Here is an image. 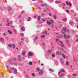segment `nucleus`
<instances>
[{
    "label": "nucleus",
    "mask_w": 78,
    "mask_h": 78,
    "mask_svg": "<svg viewBox=\"0 0 78 78\" xmlns=\"http://www.w3.org/2000/svg\"><path fill=\"white\" fill-rule=\"evenodd\" d=\"M66 29L67 27H64L62 28V30L61 31L62 34H63V36L65 39H68L70 37V35H66V34H65V32H66L67 31Z\"/></svg>",
    "instance_id": "f257e3e1"
},
{
    "label": "nucleus",
    "mask_w": 78,
    "mask_h": 78,
    "mask_svg": "<svg viewBox=\"0 0 78 78\" xmlns=\"http://www.w3.org/2000/svg\"><path fill=\"white\" fill-rule=\"evenodd\" d=\"M56 42H58V41H59V45H61V47H63V48L65 47L64 45V44H63V43L61 41H59V39H56Z\"/></svg>",
    "instance_id": "f03ea898"
},
{
    "label": "nucleus",
    "mask_w": 78,
    "mask_h": 78,
    "mask_svg": "<svg viewBox=\"0 0 78 78\" xmlns=\"http://www.w3.org/2000/svg\"><path fill=\"white\" fill-rule=\"evenodd\" d=\"M10 69H11V70H14V73L15 74H16L17 73V70H16V69H15L14 68V67L11 68Z\"/></svg>",
    "instance_id": "7ed1b4c3"
},
{
    "label": "nucleus",
    "mask_w": 78,
    "mask_h": 78,
    "mask_svg": "<svg viewBox=\"0 0 78 78\" xmlns=\"http://www.w3.org/2000/svg\"><path fill=\"white\" fill-rule=\"evenodd\" d=\"M56 34H56L57 37H60L61 38H62V37H63V36L62 35L58 34V33H56Z\"/></svg>",
    "instance_id": "20e7f679"
},
{
    "label": "nucleus",
    "mask_w": 78,
    "mask_h": 78,
    "mask_svg": "<svg viewBox=\"0 0 78 78\" xmlns=\"http://www.w3.org/2000/svg\"><path fill=\"white\" fill-rule=\"evenodd\" d=\"M62 73V72L61 71H60L58 73V75H59V76L60 77L62 76L63 75V74H61Z\"/></svg>",
    "instance_id": "39448f33"
},
{
    "label": "nucleus",
    "mask_w": 78,
    "mask_h": 78,
    "mask_svg": "<svg viewBox=\"0 0 78 78\" xmlns=\"http://www.w3.org/2000/svg\"><path fill=\"white\" fill-rule=\"evenodd\" d=\"M66 3L67 5H69V6H72V4L70 3H69L67 1L66 2Z\"/></svg>",
    "instance_id": "423d86ee"
},
{
    "label": "nucleus",
    "mask_w": 78,
    "mask_h": 78,
    "mask_svg": "<svg viewBox=\"0 0 78 78\" xmlns=\"http://www.w3.org/2000/svg\"><path fill=\"white\" fill-rule=\"evenodd\" d=\"M39 75H43V71L42 70H41L40 71V72L39 73Z\"/></svg>",
    "instance_id": "0eeeda50"
},
{
    "label": "nucleus",
    "mask_w": 78,
    "mask_h": 78,
    "mask_svg": "<svg viewBox=\"0 0 78 78\" xmlns=\"http://www.w3.org/2000/svg\"><path fill=\"white\" fill-rule=\"evenodd\" d=\"M58 48L59 50H61V51H63V52H65V51H64V49H63V48H61L59 47H58Z\"/></svg>",
    "instance_id": "6e6552de"
},
{
    "label": "nucleus",
    "mask_w": 78,
    "mask_h": 78,
    "mask_svg": "<svg viewBox=\"0 0 78 78\" xmlns=\"http://www.w3.org/2000/svg\"><path fill=\"white\" fill-rule=\"evenodd\" d=\"M21 30L22 31H25V29H24V27H23L21 28Z\"/></svg>",
    "instance_id": "1a4fd4ad"
},
{
    "label": "nucleus",
    "mask_w": 78,
    "mask_h": 78,
    "mask_svg": "<svg viewBox=\"0 0 78 78\" xmlns=\"http://www.w3.org/2000/svg\"><path fill=\"white\" fill-rule=\"evenodd\" d=\"M28 55L30 56H33V53L31 52H29L28 53Z\"/></svg>",
    "instance_id": "9d476101"
},
{
    "label": "nucleus",
    "mask_w": 78,
    "mask_h": 78,
    "mask_svg": "<svg viewBox=\"0 0 78 78\" xmlns=\"http://www.w3.org/2000/svg\"><path fill=\"white\" fill-rule=\"evenodd\" d=\"M18 56V60H19L20 61H22V59L20 58V55H19Z\"/></svg>",
    "instance_id": "9b49d317"
},
{
    "label": "nucleus",
    "mask_w": 78,
    "mask_h": 78,
    "mask_svg": "<svg viewBox=\"0 0 78 78\" xmlns=\"http://www.w3.org/2000/svg\"><path fill=\"white\" fill-rule=\"evenodd\" d=\"M60 60L62 64H64V61H63V60H62V59L60 58Z\"/></svg>",
    "instance_id": "f8f14e48"
},
{
    "label": "nucleus",
    "mask_w": 78,
    "mask_h": 78,
    "mask_svg": "<svg viewBox=\"0 0 78 78\" xmlns=\"http://www.w3.org/2000/svg\"><path fill=\"white\" fill-rule=\"evenodd\" d=\"M48 53H49V54H50V53H51V51H52L50 50H48Z\"/></svg>",
    "instance_id": "ddd939ff"
},
{
    "label": "nucleus",
    "mask_w": 78,
    "mask_h": 78,
    "mask_svg": "<svg viewBox=\"0 0 78 78\" xmlns=\"http://www.w3.org/2000/svg\"><path fill=\"white\" fill-rule=\"evenodd\" d=\"M4 41V40H3V39L2 38H1L0 39V41L1 42H3Z\"/></svg>",
    "instance_id": "4468645a"
},
{
    "label": "nucleus",
    "mask_w": 78,
    "mask_h": 78,
    "mask_svg": "<svg viewBox=\"0 0 78 78\" xmlns=\"http://www.w3.org/2000/svg\"><path fill=\"white\" fill-rule=\"evenodd\" d=\"M8 31L9 34H12V32H11V31L9 30H8Z\"/></svg>",
    "instance_id": "2eb2a0df"
},
{
    "label": "nucleus",
    "mask_w": 78,
    "mask_h": 78,
    "mask_svg": "<svg viewBox=\"0 0 78 78\" xmlns=\"http://www.w3.org/2000/svg\"><path fill=\"white\" fill-rule=\"evenodd\" d=\"M8 11H11V9H12L11 8V7H10L9 6L8 7Z\"/></svg>",
    "instance_id": "dca6fc26"
},
{
    "label": "nucleus",
    "mask_w": 78,
    "mask_h": 78,
    "mask_svg": "<svg viewBox=\"0 0 78 78\" xmlns=\"http://www.w3.org/2000/svg\"><path fill=\"white\" fill-rule=\"evenodd\" d=\"M62 57L64 58V59H65L66 58V56H65V55L64 54H62Z\"/></svg>",
    "instance_id": "f3484780"
},
{
    "label": "nucleus",
    "mask_w": 78,
    "mask_h": 78,
    "mask_svg": "<svg viewBox=\"0 0 78 78\" xmlns=\"http://www.w3.org/2000/svg\"><path fill=\"white\" fill-rule=\"evenodd\" d=\"M8 46L9 47H10V48L12 47V44H9Z\"/></svg>",
    "instance_id": "a211bd4d"
},
{
    "label": "nucleus",
    "mask_w": 78,
    "mask_h": 78,
    "mask_svg": "<svg viewBox=\"0 0 78 78\" xmlns=\"http://www.w3.org/2000/svg\"><path fill=\"white\" fill-rule=\"evenodd\" d=\"M47 23L48 25H50L51 24V23H50V22L48 21H47Z\"/></svg>",
    "instance_id": "6ab92c4d"
},
{
    "label": "nucleus",
    "mask_w": 78,
    "mask_h": 78,
    "mask_svg": "<svg viewBox=\"0 0 78 78\" xmlns=\"http://www.w3.org/2000/svg\"><path fill=\"white\" fill-rule=\"evenodd\" d=\"M47 32L46 31H45V32L43 33V34H45V35H47Z\"/></svg>",
    "instance_id": "aec40b11"
},
{
    "label": "nucleus",
    "mask_w": 78,
    "mask_h": 78,
    "mask_svg": "<svg viewBox=\"0 0 78 78\" xmlns=\"http://www.w3.org/2000/svg\"><path fill=\"white\" fill-rule=\"evenodd\" d=\"M21 42L20 43H19L18 44H19V45H22V44H23V41H21Z\"/></svg>",
    "instance_id": "412c9836"
},
{
    "label": "nucleus",
    "mask_w": 78,
    "mask_h": 78,
    "mask_svg": "<svg viewBox=\"0 0 78 78\" xmlns=\"http://www.w3.org/2000/svg\"><path fill=\"white\" fill-rule=\"evenodd\" d=\"M37 39H38V37H37V36H36L35 38V40H34V42H35V40H37Z\"/></svg>",
    "instance_id": "4be33fe9"
},
{
    "label": "nucleus",
    "mask_w": 78,
    "mask_h": 78,
    "mask_svg": "<svg viewBox=\"0 0 78 78\" xmlns=\"http://www.w3.org/2000/svg\"><path fill=\"white\" fill-rule=\"evenodd\" d=\"M25 76V77H26V78H29V76H28V74H26Z\"/></svg>",
    "instance_id": "5701e85b"
},
{
    "label": "nucleus",
    "mask_w": 78,
    "mask_h": 78,
    "mask_svg": "<svg viewBox=\"0 0 78 78\" xmlns=\"http://www.w3.org/2000/svg\"><path fill=\"white\" fill-rule=\"evenodd\" d=\"M55 3H61V2H59V1H56L55 2Z\"/></svg>",
    "instance_id": "b1692460"
},
{
    "label": "nucleus",
    "mask_w": 78,
    "mask_h": 78,
    "mask_svg": "<svg viewBox=\"0 0 78 78\" xmlns=\"http://www.w3.org/2000/svg\"><path fill=\"white\" fill-rule=\"evenodd\" d=\"M46 19H46V18L42 19V21H43V22H45V20H46Z\"/></svg>",
    "instance_id": "393cba45"
},
{
    "label": "nucleus",
    "mask_w": 78,
    "mask_h": 78,
    "mask_svg": "<svg viewBox=\"0 0 78 78\" xmlns=\"http://www.w3.org/2000/svg\"><path fill=\"white\" fill-rule=\"evenodd\" d=\"M62 20L63 21H64V22H66L67 21V19L65 18V19H63Z\"/></svg>",
    "instance_id": "a878e982"
},
{
    "label": "nucleus",
    "mask_w": 78,
    "mask_h": 78,
    "mask_svg": "<svg viewBox=\"0 0 78 78\" xmlns=\"http://www.w3.org/2000/svg\"><path fill=\"white\" fill-rule=\"evenodd\" d=\"M12 47H13V48H15V44H12Z\"/></svg>",
    "instance_id": "bb28decb"
},
{
    "label": "nucleus",
    "mask_w": 78,
    "mask_h": 78,
    "mask_svg": "<svg viewBox=\"0 0 78 78\" xmlns=\"http://www.w3.org/2000/svg\"><path fill=\"white\" fill-rule=\"evenodd\" d=\"M40 19H41V16H38L37 17V20H40Z\"/></svg>",
    "instance_id": "cd10ccee"
},
{
    "label": "nucleus",
    "mask_w": 78,
    "mask_h": 78,
    "mask_svg": "<svg viewBox=\"0 0 78 78\" xmlns=\"http://www.w3.org/2000/svg\"><path fill=\"white\" fill-rule=\"evenodd\" d=\"M69 23L70 25H72V24H73V22L71 21L69 22Z\"/></svg>",
    "instance_id": "c85d7f7f"
},
{
    "label": "nucleus",
    "mask_w": 78,
    "mask_h": 78,
    "mask_svg": "<svg viewBox=\"0 0 78 78\" xmlns=\"http://www.w3.org/2000/svg\"><path fill=\"white\" fill-rule=\"evenodd\" d=\"M66 41L68 44H69V41L68 40H66Z\"/></svg>",
    "instance_id": "c756f323"
},
{
    "label": "nucleus",
    "mask_w": 78,
    "mask_h": 78,
    "mask_svg": "<svg viewBox=\"0 0 78 78\" xmlns=\"http://www.w3.org/2000/svg\"><path fill=\"white\" fill-rule=\"evenodd\" d=\"M41 38H42V37H45V36L44 35H42L41 36Z\"/></svg>",
    "instance_id": "7c9ffc66"
},
{
    "label": "nucleus",
    "mask_w": 78,
    "mask_h": 78,
    "mask_svg": "<svg viewBox=\"0 0 78 78\" xmlns=\"http://www.w3.org/2000/svg\"><path fill=\"white\" fill-rule=\"evenodd\" d=\"M9 25H11V24L12 23V22L11 21H9Z\"/></svg>",
    "instance_id": "2f4dec72"
},
{
    "label": "nucleus",
    "mask_w": 78,
    "mask_h": 78,
    "mask_svg": "<svg viewBox=\"0 0 78 78\" xmlns=\"http://www.w3.org/2000/svg\"><path fill=\"white\" fill-rule=\"evenodd\" d=\"M32 76H35V74L34 73H32L31 74Z\"/></svg>",
    "instance_id": "473e14b6"
},
{
    "label": "nucleus",
    "mask_w": 78,
    "mask_h": 78,
    "mask_svg": "<svg viewBox=\"0 0 78 78\" xmlns=\"http://www.w3.org/2000/svg\"><path fill=\"white\" fill-rule=\"evenodd\" d=\"M53 17L55 19H56V16L55 15H54L53 16Z\"/></svg>",
    "instance_id": "72a5a7b5"
},
{
    "label": "nucleus",
    "mask_w": 78,
    "mask_h": 78,
    "mask_svg": "<svg viewBox=\"0 0 78 78\" xmlns=\"http://www.w3.org/2000/svg\"><path fill=\"white\" fill-rule=\"evenodd\" d=\"M13 32L14 33H16L17 31H16V30L14 29L13 30Z\"/></svg>",
    "instance_id": "f704fd0d"
},
{
    "label": "nucleus",
    "mask_w": 78,
    "mask_h": 78,
    "mask_svg": "<svg viewBox=\"0 0 78 78\" xmlns=\"http://www.w3.org/2000/svg\"><path fill=\"white\" fill-rule=\"evenodd\" d=\"M49 71H50V72H54V71H53V70H52V69H49Z\"/></svg>",
    "instance_id": "c9c22d12"
},
{
    "label": "nucleus",
    "mask_w": 78,
    "mask_h": 78,
    "mask_svg": "<svg viewBox=\"0 0 78 78\" xmlns=\"http://www.w3.org/2000/svg\"><path fill=\"white\" fill-rule=\"evenodd\" d=\"M7 70H8L10 73H12V72H11V71H10V70H9V69H7Z\"/></svg>",
    "instance_id": "e433bc0d"
},
{
    "label": "nucleus",
    "mask_w": 78,
    "mask_h": 78,
    "mask_svg": "<svg viewBox=\"0 0 78 78\" xmlns=\"http://www.w3.org/2000/svg\"><path fill=\"white\" fill-rule=\"evenodd\" d=\"M60 71H61L62 72H64L65 70L64 69H62Z\"/></svg>",
    "instance_id": "4c0bfd02"
},
{
    "label": "nucleus",
    "mask_w": 78,
    "mask_h": 78,
    "mask_svg": "<svg viewBox=\"0 0 78 78\" xmlns=\"http://www.w3.org/2000/svg\"><path fill=\"white\" fill-rule=\"evenodd\" d=\"M28 21H30V19H31V18L30 17H28L27 18Z\"/></svg>",
    "instance_id": "58836bf2"
},
{
    "label": "nucleus",
    "mask_w": 78,
    "mask_h": 78,
    "mask_svg": "<svg viewBox=\"0 0 78 78\" xmlns=\"http://www.w3.org/2000/svg\"><path fill=\"white\" fill-rule=\"evenodd\" d=\"M73 75L74 76H76V74H73Z\"/></svg>",
    "instance_id": "ea45409f"
},
{
    "label": "nucleus",
    "mask_w": 78,
    "mask_h": 78,
    "mask_svg": "<svg viewBox=\"0 0 78 78\" xmlns=\"http://www.w3.org/2000/svg\"><path fill=\"white\" fill-rule=\"evenodd\" d=\"M20 34L22 37H23V35L24 34H23V33H22V34Z\"/></svg>",
    "instance_id": "a19ab883"
},
{
    "label": "nucleus",
    "mask_w": 78,
    "mask_h": 78,
    "mask_svg": "<svg viewBox=\"0 0 78 78\" xmlns=\"http://www.w3.org/2000/svg\"><path fill=\"white\" fill-rule=\"evenodd\" d=\"M29 64L30 65H32V64H33V63H32V62H29Z\"/></svg>",
    "instance_id": "79ce46f5"
},
{
    "label": "nucleus",
    "mask_w": 78,
    "mask_h": 78,
    "mask_svg": "<svg viewBox=\"0 0 78 78\" xmlns=\"http://www.w3.org/2000/svg\"><path fill=\"white\" fill-rule=\"evenodd\" d=\"M52 58H55V56L53 54L52 55Z\"/></svg>",
    "instance_id": "37998d69"
},
{
    "label": "nucleus",
    "mask_w": 78,
    "mask_h": 78,
    "mask_svg": "<svg viewBox=\"0 0 78 78\" xmlns=\"http://www.w3.org/2000/svg\"><path fill=\"white\" fill-rule=\"evenodd\" d=\"M9 23H8L7 24H6V26L7 27H9Z\"/></svg>",
    "instance_id": "c03bdc74"
},
{
    "label": "nucleus",
    "mask_w": 78,
    "mask_h": 78,
    "mask_svg": "<svg viewBox=\"0 0 78 78\" xmlns=\"http://www.w3.org/2000/svg\"><path fill=\"white\" fill-rule=\"evenodd\" d=\"M66 64L67 66H68V65H69V62H67L66 63Z\"/></svg>",
    "instance_id": "a18cd8bd"
},
{
    "label": "nucleus",
    "mask_w": 78,
    "mask_h": 78,
    "mask_svg": "<svg viewBox=\"0 0 78 78\" xmlns=\"http://www.w3.org/2000/svg\"><path fill=\"white\" fill-rule=\"evenodd\" d=\"M62 5L63 6H66V5H65V4L64 3H62Z\"/></svg>",
    "instance_id": "49530a36"
},
{
    "label": "nucleus",
    "mask_w": 78,
    "mask_h": 78,
    "mask_svg": "<svg viewBox=\"0 0 78 78\" xmlns=\"http://www.w3.org/2000/svg\"><path fill=\"white\" fill-rule=\"evenodd\" d=\"M66 12H67V13H69V10H66Z\"/></svg>",
    "instance_id": "de8ad7c7"
},
{
    "label": "nucleus",
    "mask_w": 78,
    "mask_h": 78,
    "mask_svg": "<svg viewBox=\"0 0 78 78\" xmlns=\"http://www.w3.org/2000/svg\"><path fill=\"white\" fill-rule=\"evenodd\" d=\"M48 1L49 2H52V0H48Z\"/></svg>",
    "instance_id": "09e8293b"
},
{
    "label": "nucleus",
    "mask_w": 78,
    "mask_h": 78,
    "mask_svg": "<svg viewBox=\"0 0 78 78\" xmlns=\"http://www.w3.org/2000/svg\"><path fill=\"white\" fill-rule=\"evenodd\" d=\"M22 55H25V52L22 53Z\"/></svg>",
    "instance_id": "8fccbe9b"
},
{
    "label": "nucleus",
    "mask_w": 78,
    "mask_h": 78,
    "mask_svg": "<svg viewBox=\"0 0 78 78\" xmlns=\"http://www.w3.org/2000/svg\"><path fill=\"white\" fill-rule=\"evenodd\" d=\"M61 27H62V26L61 25L59 27V28H60Z\"/></svg>",
    "instance_id": "3c124183"
},
{
    "label": "nucleus",
    "mask_w": 78,
    "mask_h": 78,
    "mask_svg": "<svg viewBox=\"0 0 78 78\" xmlns=\"http://www.w3.org/2000/svg\"><path fill=\"white\" fill-rule=\"evenodd\" d=\"M56 53L57 55H59V52H56Z\"/></svg>",
    "instance_id": "603ef678"
},
{
    "label": "nucleus",
    "mask_w": 78,
    "mask_h": 78,
    "mask_svg": "<svg viewBox=\"0 0 78 78\" xmlns=\"http://www.w3.org/2000/svg\"><path fill=\"white\" fill-rule=\"evenodd\" d=\"M6 67H7V69H8V68H9V66H8V65H6Z\"/></svg>",
    "instance_id": "864d4df0"
},
{
    "label": "nucleus",
    "mask_w": 78,
    "mask_h": 78,
    "mask_svg": "<svg viewBox=\"0 0 78 78\" xmlns=\"http://www.w3.org/2000/svg\"><path fill=\"white\" fill-rule=\"evenodd\" d=\"M44 5L45 6V7H47V5L46 4H44Z\"/></svg>",
    "instance_id": "5fc2aeb1"
},
{
    "label": "nucleus",
    "mask_w": 78,
    "mask_h": 78,
    "mask_svg": "<svg viewBox=\"0 0 78 78\" xmlns=\"http://www.w3.org/2000/svg\"><path fill=\"white\" fill-rule=\"evenodd\" d=\"M37 7L38 9H41V8H40V7H39V6H37Z\"/></svg>",
    "instance_id": "6e6d98bb"
},
{
    "label": "nucleus",
    "mask_w": 78,
    "mask_h": 78,
    "mask_svg": "<svg viewBox=\"0 0 78 78\" xmlns=\"http://www.w3.org/2000/svg\"><path fill=\"white\" fill-rule=\"evenodd\" d=\"M76 22H78V18H76Z\"/></svg>",
    "instance_id": "4d7b16f0"
},
{
    "label": "nucleus",
    "mask_w": 78,
    "mask_h": 78,
    "mask_svg": "<svg viewBox=\"0 0 78 78\" xmlns=\"http://www.w3.org/2000/svg\"><path fill=\"white\" fill-rule=\"evenodd\" d=\"M37 70L38 71H39V70H40V69H39V68H37Z\"/></svg>",
    "instance_id": "13d9d810"
},
{
    "label": "nucleus",
    "mask_w": 78,
    "mask_h": 78,
    "mask_svg": "<svg viewBox=\"0 0 78 78\" xmlns=\"http://www.w3.org/2000/svg\"><path fill=\"white\" fill-rule=\"evenodd\" d=\"M37 16H34V18H36L37 17Z\"/></svg>",
    "instance_id": "bf43d9fd"
},
{
    "label": "nucleus",
    "mask_w": 78,
    "mask_h": 78,
    "mask_svg": "<svg viewBox=\"0 0 78 78\" xmlns=\"http://www.w3.org/2000/svg\"><path fill=\"white\" fill-rule=\"evenodd\" d=\"M22 14H23V13H24V11H23L21 12Z\"/></svg>",
    "instance_id": "052dcab7"
},
{
    "label": "nucleus",
    "mask_w": 78,
    "mask_h": 78,
    "mask_svg": "<svg viewBox=\"0 0 78 78\" xmlns=\"http://www.w3.org/2000/svg\"><path fill=\"white\" fill-rule=\"evenodd\" d=\"M9 61H11V60H8V62L10 64V63L9 62Z\"/></svg>",
    "instance_id": "680f3d73"
},
{
    "label": "nucleus",
    "mask_w": 78,
    "mask_h": 78,
    "mask_svg": "<svg viewBox=\"0 0 78 78\" xmlns=\"http://www.w3.org/2000/svg\"><path fill=\"white\" fill-rule=\"evenodd\" d=\"M44 12H47V10H44Z\"/></svg>",
    "instance_id": "e2e57ef3"
},
{
    "label": "nucleus",
    "mask_w": 78,
    "mask_h": 78,
    "mask_svg": "<svg viewBox=\"0 0 78 78\" xmlns=\"http://www.w3.org/2000/svg\"><path fill=\"white\" fill-rule=\"evenodd\" d=\"M20 17H21V16L19 15V16H18V18H20Z\"/></svg>",
    "instance_id": "0e129e2a"
},
{
    "label": "nucleus",
    "mask_w": 78,
    "mask_h": 78,
    "mask_svg": "<svg viewBox=\"0 0 78 78\" xmlns=\"http://www.w3.org/2000/svg\"><path fill=\"white\" fill-rule=\"evenodd\" d=\"M49 16H51V13H49Z\"/></svg>",
    "instance_id": "69168bd1"
},
{
    "label": "nucleus",
    "mask_w": 78,
    "mask_h": 78,
    "mask_svg": "<svg viewBox=\"0 0 78 78\" xmlns=\"http://www.w3.org/2000/svg\"><path fill=\"white\" fill-rule=\"evenodd\" d=\"M22 41H24V38H21Z\"/></svg>",
    "instance_id": "338daca9"
},
{
    "label": "nucleus",
    "mask_w": 78,
    "mask_h": 78,
    "mask_svg": "<svg viewBox=\"0 0 78 78\" xmlns=\"http://www.w3.org/2000/svg\"><path fill=\"white\" fill-rule=\"evenodd\" d=\"M41 6H44V4H41Z\"/></svg>",
    "instance_id": "774afa93"
}]
</instances>
